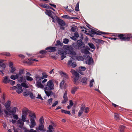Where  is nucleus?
Listing matches in <instances>:
<instances>
[{
  "instance_id": "1",
  "label": "nucleus",
  "mask_w": 132,
  "mask_h": 132,
  "mask_svg": "<svg viewBox=\"0 0 132 132\" xmlns=\"http://www.w3.org/2000/svg\"><path fill=\"white\" fill-rule=\"evenodd\" d=\"M72 46L71 45H66L65 48L67 51L68 54L73 56L76 55L77 54L76 51L74 50L73 47L77 50H81L85 47V44L81 39L78 40L77 43H73Z\"/></svg>"
},
{
  "instance_id": "2",
  "label": "nucleus",
  "mask_w": 132,
  "mask_h": 132,
  "mask_svg": "<svg viewBox=\"0 0 132 132\" xmlns=\"http://www.w3.org/2000/svg\"><path fill=\"white\" fill-rule=\"evenodd\" d=\"M87 32V31L85 30V33L87 35H88L91 37H94V35L96 34V35H101L102 34L104 35L105 34H107L108 33L104 32L101 31H95L93 29L90 31H89L90 33H86Z\"/></svg>"
},
{
  "instance_id": "3",
  "label": "nucleus",
  "mask_w": 132,
  "mask_h": 132,
  "mask_svg": "<svg viewBox=\"0 0 132 132\" xmlns=\"http://www.w3.org/2000/svg\"><path fill=\"white\" fill-rule=\"evenodd\" d=\"M130 34H119L117 39H120L122 41H129L131 37Z\"/></svg>"
},
{
  "instance_id": "4",
  "label": "nucleus",
  "mask_w": 132,
  "mask_h": 132,
  "mask_svg": "<svg viewBox=\"0 0 132 132\" xmlns=\"http://www.w3.org/2000/svg\"><path fill=\"white\" fill-rule=\"evenodd\" d=\"M54 85L52 81L50 80L47 82L44 89L45 90H53L54 89Z\"/></svg>"
},
{
  "instance_id": "5",
  "label": "nucleus",
  "mask_w": 132,
  "mask_h": 132,
  "mask_svg": "<svg viewBox=\"0 0 132 132\" xmlns=\"http://www.w3.org/2000/svg\"><path fill=\"white\" fill-rule=\"evenodd\" d=\"M16 79L19 82L21 83L22 82H26V79L24 78V76H18Z\"/></svg>"
},
{
  "instance_id": "6",
  "label": "nucleus",
  "mask_w": 132,
  "mask_h": 132,
  "mask_svg": "<svg viewBox=\"0 0 132 132\" xmlns=\"http://www.w3.org/2000/svg\"><path fill=\"white\" fill-rule=\"evenodd\" d=\"M58 53L61 55V59L62 60H63L66 57L64 51L61 50H59L57 51Z\"/></svg>"
},
{
  "instance_id": "7",
  "label": "nucleus",
  "mask_w": 132,
  "mask_h": 132,
  "mask_svg": "<svg viewBox=\"0 0 132 132\" xmlns=\"http://www.w3.org/2000/svg\"><path fill=\"white\" fill-rule=\"evenodd\" d=\"M16 86L17 88L16 90V92L18 94H20L22 93L23 91V89L22 88V87L20 84H18Z\"/></svg>"
},
{
  "instance_id": "8",
  "label": "nucleus",
  "mask_w": 132,
  "mask_h": 132,
  "mask_svg": "<svg viewBox=\"0 0 132 132\" xmlns=\"http://www.w3.org/2000/svg\"><path fill=\"white\" fill-rule=\"evenodd\" d=\"M57 22L61 27L65 26L66 25V23L64 21L60 19L57 20Z\"/></svg>"
},
{
  "instance_id": "9",
  "label": "nucleus",
  "mask_w": 132,
  "mask_h": 132,
  "mask_svg": "<svg viewBox=\"0 0 132 132\" xmlns=\"http://www.w3.org/2000/svg\"><path fill=\"white\" fill-rule=\"evenodd\" d=\"M3 82L4 84H6L10 82V79L9 78L8 76H6L3 77Z\"/></svg>"
},
{
  "instance_id": "10",
  "label": "nucleus",
  "mask_w": 132,
  "mask_h": 132,
  "mask_svg": "<svg viewBox=\"0 0 132 132\" xmlns=\"http://www.w3.org/2000/svg\"><path fill=\"white\" fill-rule=\"evenodd\" d=\"M92 39L94 41H95V42L98 44H103L104 43V41L103 40L100 39H96L94 38H92Z\"/></svg>"
},
{
  "instance_id": "11",
  "label": "nucleus",
  "mask_w": 132,
  "mask_h": 132,
  "mask_svg": "<svg viewBox=\"0 0 132 132\" xmlns=\"http://www.w3.org/2000/svg\"><path fill=\"white\" fill-rule=\"evenodd\" d=\"M87 58L88 59V60H87L86 62V64L90 65L93 63V60L92 57H89L88 56Z\"/></svg>"
},
{
  "instance_id": "12",
  "label": "nucleus",
  "mask_w": 132,
  "mask_h": 132,
  "mask_svg": "<svg viewBox=\"0 0 132 132\" xmlns=\"http://www.w3.org/2000/svg\"><path fill=\"white\" fill-rule=\"evenodd\" d=\"M45 90V92L46 94V95L48 97H49L51 95H53L54 93L52 92V91L50 90Z\"/></svg>"
},
{
  "instance_id": "13",
  "label": "nucleus",
  "mask_w": 132,
  "mask_h": 132,
  "mask_svg": "<svg viewBox=\"0 0 132 132\" xmlns=\"http://www.w3.org/2000/svg\"><path fill=\"white\" fill-rule=\"evenodd\" d=\"M24 122L22 121V120L20 119L17 121V123L20 124L19 126V127L20 128H22L24 124Z\"/></svg>"
},
{
  "instance_id": "14",
  "label": "nucleus",
  "mask_w": 132,
  "mask_h": 132,
  "mask_svg": "<svg viewBox=\"0 0 132 132\" xmlns=\"http://www.w3.org/2000/svg\"><path fill=\"white\" fill-rule=\"evenodd\" d=\"M40 82L41 81H40L36 82V86H37L38 88H43L44 87V86L41 84Z\"/></svg>"
},
{
  "instance_id": "15",
  "label": "nucleus",
  "mask_w": 132,
  "mask_h": 132,
  "mask_svg": "<svg viewBox=\"0 0 132 132\" xmlns=\"http://www.w3.org/2000/svg\"><path fill=\"white\" fill-rule=\"evenodd\" d=\"M11 101L8 100L5 104V106L6 109L7 110H9V108L11 105Z\"/></svg>"
},
{
  "instance_id": "16",
  "label": "nucleus",
  "mask_w": 132,
  "mask_h": 132,
  "mask_svg": "<svg viewBox=\"0 0 132 132\" xmlns=\"http://www.w3.org/2000/svg\"><path fill=\"white\" fill-rule=\"evenodd\" d=\"M45 50H49V51L50 52H54L56 50L55 47L51 46L47 47L45 48Z\"/></svg>"
},
{
  "instance_id": "17",
  "label": "nucleus",
  "mask_w": 132,
  "mask_h": 132,
  "mask_svg": "<svg viewBox=\"0 0 132 132\" xmlns=\"http://www.w3.org/2000/svg\"><path fill=\"white\" fill-rule=\"evenodd\" d=\"M87 78L85 77L82 79L81 81V82H82V85H85L87 83Z\"/></svg>"
},
{
  "instance_id": "18",
  "label": "nucleus",
  "mask_w": 132,
  "mask_h": 132,
  "mask_svg": "<svg viewBox=\"0 0 132 132\" xmlns=\"http://www.w3.org/2000/svg\"><path fill=\"white\" fill-rule=\"evenodd\" d=\"M44 126L43 124H39L38 127V130L40 131H45V130L44 128Z\"/></svg>"
},
{
  "instance_id": "19",
  "label": "nucleus",
  "mask_w": 132,
  "mask_h": 132,
  "mask_svg": "<svg viewBox=\"0 0 132 132\" xmlns=\"http://www.w3.org/2000/svg\"><path fill=\"white\" fill-rule=\"evenodd\" d=\"M24 73V70L22 69H20L18 73L16 74V76H23V74Z\"/></svg>"
},
{
  "instance_id": "20",
  "label": "nucleus",
  "mask_w": 132,
  "mask_h": 132,
  "mask_svg": "<svg viewBox=\"0 0 132 132\" xmlns=\"http://www.w3.org/2000/svg\"><path fill=\"white\" fill-rule=\"evenodd\" d=\"M85 107H82L81 108L78 114V115L80 117L81 116V114L83 113Z\"/></svg>"
},
{
  "instance_id": "21",
  "label": "nucleus",
  "mask_w": 132,
  "mask_h": 132,
  "mask_svg": "<svg viewBox=\"0 0 132 132\" xmlns=\"http://www.w3.org/2000/svg\"><path fill=\"white\" fill-rule=\"evenodd\" d=\"M51 17L52 19V21L54 23L57 22V20L58 19H60L56 15L54 17L53 16H51Z\"/></svg>"
},
{
  "instance_id": "22",
  "label": "nucleus",
  "mask_w": 132,
  "mask_h": 132,
  "mask_svg": "<svg viewBox=\"0 0 132 132\" xmlns=\"http://www.w3.org/2000/svg\"><path fill=\"white\" fill-rule=\"evenodd\" d=\"M35 79L37 82L38 81H41L43 78L42 77H40L38 75H36L35 76Z\"/></svg>"
},
{
  "instance_id": "23",
  "label": "nucleus",
  "mask_w": 132,
  "mask_h": 132,
  "mask_svg": "<svg viewBox=\"0 0 132 132\" xmlns=\"http://www.w3.org/2000/svg\"><path fill=\"white\" fill-rule=\"evenodd\" d=\"M28 113H29V116L30 117V118H36V116L35 115V114L30 111H29Z\"/></svg>"
},
{
  "instance_id": "24",
  "label": "nucleus",
  "mask_w": 132,
  "mask_h": 132,
  "mask_svg": "<svg viewBox=\"0 0 132 132\" xmlns=\"http://www.w3.org/2000/svg\"><path fill=\"white\" fill-rule=\"evenodd\" d=\"M60 74L62 75V77L64 78L65 79H68V76L67 73L61 72L60 73Z\"/></svg>"
},
{
  "instance_id": "25",
  "label": "nucleus",
  "mask_w": 132,
  "mask_h": 132,
  "mask_svg": "<svg viewBox=\"0 0 132 132\" xmlns=\"http://www.w3.org/2000/svg\"><path fill=\"white\" fill-rule=\"evenodd\" d=\"M17 108L16 107H14L11 110L9 111V112L12 113V114H15L16 112Z\"/></svg>"
},
{
  "instance_id": "26",
  "label": "nucleus",
  "mask_w": 132,
  "mask_h": 132,
  "mask_svg": "<svg viewBox=\"0 0 132 132\" xmlns=\"http://www.w3.org/2000/svg\"><path fill=\"white\" fill-rule=\"evenodd\" d=\"M77 27L76 26L72 25L70 29L71 31L72 32H75L77 29Z\"/></svg>"
},
{
  "instance_id": "27",
  "label": "nucleus",
  "mask_w": 132,
  "mask_h": 132,
  "mask_svg": "<svg viewBox=\"0 0 132 132\" xmlns=\"http://www.w3.org/2000/svg\"><path fill=\"white\" fill-rule=\"evenodd\" d=\"M61 112L62 113L67 114L69 115H70L71 114L70 111H67L66 110L61 109Z\"/></svg>"
},
{
  "instance_id": "28",
  "label": "nucleus",
  "mask_w": 132,
  "mask_h": 132,
  "mask_svg": "<svg viewBox=\"0 0 132 132\" xmlns=\"http://www.w3.org/2000/svg\"><path fill=\"white\" fill-rule=\"evenodd\" d=\"M125 128L126 127L123 126H120L119 128L120 132H124V130Z\"/></svg>"
},
{
  "instance_id": "29",
  "label": "nucleus",
  "mask_w": 132,
  "mask_h": 132,
  "mask_svg": "<svg viewBox=\"0 0 132 132\" xmlns=\"http://www.w3.org/2000/svg\"><path fill=\"white\" fill-rule=\"evenodd\" d=\"M73 80L74 84L76 85H77L78 83L77 82V81L78 80L79 77H76V76H73Z\"/></svg>"
},
{
  "instance_id": "30",
  "label": "nucleus",
  "mask_w": 132,
  "mask_h": 132,
  "mask_svg": "<svg viewBox=\"0 0 132 132\" xmlns=\"http://www.w3.org/2000/svg\"><path fill=\"white\" fill-rule=\"evenodd\" d=\"M22 82V83L20 85L21 87L22 86L27 88H28L29 87V86L27 85L25 82Z\"/></svg>"
},
{
  "instance_id": "31",
  "label": "nucleus",
  "mask_w": 132,
  "mask_h": 132,
  "mask_svg": "<svg viewBox=\"0 0 132 132\" xmlns=\"http://www.w3.org/2000/svg\"><path fill=\"white\" fill-rule=\"evenodd\" d=\"M25 77L26 80L28 81H32L33 80V79L32 78L30 77L29 76H26Z\"/></svg>"
},
{
  "instance_id": "32",
  "label": "nucleus",
  "mask_w": 132,
  "mask_h": 132,
  "mask_svg": "<svg viewBox=\"0 0 132 132\" xmlns=\"http://www.w3.org/2000/svg\"><path fill=\"white\" fill-rule=\"evenodd\" d=\"M40 6L43 8L47 9L49 7V5L47 4H40Z\"/></svg>"
},
{
  "instance_id": "33",
  "label": "nucleus",
  "mask_w": 132,
  "mask_h": 132,
  "mask_svg": "<svg viewBox=\"0 0 132 132\" xmlns=\"http://www.w3.org/2000/svg\"><path fill=\"white\" fill-rule=\"evenodd\" d=\"M29 110L27 108H25V110L22 112V114L26 116L27 113H28Z\"/></svg>"
},
{
  "instance_id": "34",
  "label": "nucleus",
  "mask_w": 132,
  "mask_h": 132,
  "mask_svg": "<svg viewBox=\"0 0 132 132\" xmlns=\"http://www.w3.org/2000/svg\"><path fill=\"white\" fill-rule=\"evenodd\" d=\"M77 88L76 87H74L71 90V93L72 94H75V92L77 90Z\"/></svg>"
},
{
  "instance_id": "35",
  "label": "nucleus",
  "mask_w": 132,
  "mask_h": 132,
  "mask_svg": "<svg viewBox=\"0 0 132 132\" xmlns=\"http://www.w3.org/2000/svg\"><path fill=\"white\" fill-rule=\"evenodd\" d=\"M34 118H30V121H31V124H32L34 125H36V123L35 122V121L34 119Z\"/></svg>"
},
{
  "instance_id": "36",
  "label": "nucleus",
  "mask_w": 132,
  "mask_h": 132,
  "mask_svg": "<svg viewBox=\"0 0 132 132\" xmlns=\"http://www.w3.org/2000/svg\"><path fill=\"white\" fill-rule=\"evenodd\" d=\"M81 52L82 53L85 54H88L89 52L85 49H81Z\"/></svg>"
},
{
  "instance_id": "37",
  "label": "nucleus",
  "mask_w": 132,
  "mask_h": 132,
  "mask_svg": "<svg viewBox=\"0 0 132 132\" xmlns=\"http://www.w3.org/2000/svg\"><path fill=\"white\" fill-rule=\"evenodd\" d=\"M88 45L92 49H95V47L94 45L92 43H88Z\"/></svg>"
},
{
  "instance_id": "38",
  "label": "nucleus",
  "mask_w": 132,
  "mask_h": 132,
  "mask_svg": "<svg viewBox=\"0 0 132 132\" xmlns=\"http://www.w3.org/2000/svg\"><path fill=\"white\" fill-rule=\"evenodd\" d=\"M56 45L57 46H62L63 44L62 43H61L59 40H57L56 41Z\"/></svg>"
},
{
  "instance_id": "39",
  "label": "nucleus",
  "mask_w": 132,
  "mask_h": 132,
  "mask_svg": "<svg viewBox=\"0 0 132 132\" xmlns=\"http://www.w3.org/2000/svg\"><path fill=\"white\" fill-rule=\"evenodd\" d=\"M79 2H78L76 4L75 7V10L76 11H78L79 10Z\"/></svg>"
},
{
  "instance_id": "40",
  "label": "nucleus",
  "mask_w": 132,
  "mask_h": 132,
  "mask_svg": "<svg viewBox=\"0 0 132 132\" xmlns=\"http://www.w3.org/2000/svg\"><path fill=\"white\" fill-rule=\"evenodd\" d=\"M67 91H65L64 93V94L63 98L64 100H68V98L67 97Z\"/></svg>"
},
{
  "instance_id": "41",
  "label": "nucleus",
  "mask_w": 132,
  "mask_h": 132,
  "mask_svg": "<svg viewBox=\"0 0 132 132\" xmlns=\"http://www.w3.org/2000/svg\"><path fill=\"white\" fill-rule=\"evenodd\" d=\"M114 118L117 121H118L119 119V116L118 114L115 113L114 115Z\"/></svg>"
},
{
  "instance_id": "42",
  "label": "nucleus",
  "mask_w": 132,
  "mask_h": 132,
  "mask_svg": "<svg viewBox=\"0 0 132 132\" xmlns=\"http://www.w3.org/2000/svg\"><path fill=\"white\" fill-rule=\"evenodd\" d=\"M16 70V68L14 67H12L10 69V72L12 73H13Z\"/></svg>"
},
{
  "instance_id": "43",
  "label": "nucleus",
  "mask_w": 132,
  "mask_h": 132,
  "mask_svg": "<svg viewBox=\"0 0 132 132\" xmlns=\"http://www.w3.org/2000/svg\"><path fill=\"white\" fill-rule=\"evenodd\" d=\"M46 11L47 13V14L48 16H52V11L50 10H46Z\"/></svg>"
},
{
  "instance_id": "44",
  "label": "nucleus",
  "mask_w": 132,
  "mask_h": 132,
  "mask_svg": "<svg viewBox=\"0 0 132 132\" xmlns=\"http://www.w3.org/2000/svg\"><path fill=\"white\" fill-rule=\"evenodd\" d=\"M26 116L22 114V120L23 122H25L26 121Z\"/></svg>"
},
{
  "instance_id": "45",
  "label": "nucleus",
  "mask_w": 132,
  "mask_h": 132,
  "mask_svg": "<svg viewBox=\"0 0 132 132\" xmlns=\"http://www.w3.org/2000/svg\"><path fill=\"white\" fill-rule=\"evenodd\" d=\"M29 96L30 98L32 99H35V96H34L32 93H30L29 94Z\"/></svg>"
},
{
  "instance_id": "46",
  "label": "nucleus",
  "mask_w": 132,
  "mask_h": 132,
  "mask_svg": "<svg viewBox=\"0 0 132 132\" xmlns=\"http://www.w3.org/2000/svg\"><path fill=\"white\" fill-rule=\"evenodd\" d=\"M73 74L74 75V76H76V77H79V74L77 71L75 70L74 71Z\"/></svg>"
},
{
  "instance_id": "47",
  "label": "nucleus",
  "mask_w": 132,
  "mask_h": 132,
  "mask_svg": "<svg viewBox=\"0 0 132 132\" xmlns=\"http://www.w3.org/2000/svg\"><path fill=\"white\" fill-rule=\"evenodd\" d=\"M39 122L40 123V124H43L44 121V119L42 117H41L40 119L39 120Z\"/></svg>"
},
{
  "instance_id": "48",
  "label": "nucleus",
  "mask_w": 132,
  "mask_h": 132,
  "mask_svg": "<svg viewBox=\"0 0 132 132\" xmlns=\"http://www.w3.org/2000/svg\"><path fill=\"white\" fill-rule=\"evenodd\" d=\"M0 66L2 67L3 69H5L6 68V65L4 63H0Z\"/></svg>"
},
{
  "instance_id": "49",
  "label": "nucleus",
  "mask_w": 132,
  "mask_h": 132,
  "mask_svg": "<svg viewBox=\"0 0 132 132\" xmlns=\"http://www.w3.org/2000/svg\"><path fill=\"white\" fill-rule=\"evenodd\" d=\"M47 53V51L45 50H42L40 51L39 53L42 54H46Z\"/></svg>"
},
{
  "instance_id": "50",
  "label": "nucleus",
  "mask_w": 132,
  "mask_h": 132,
  "mask_svg": "<svg viewBox=\"0 0 132 132\" xmlns=\"http://www.w3.org/2000/svg\"><path fill=\"white\" fill-rule=\"evenodd\" d=\"M76 59L77 60H80L83 59L82 57L80 56H77L75 57Z\"/></svg>"
},
{
  "instance_id": "51",
  "label": "nucleus",
  "mask_w": 132,
  "mask_h": 132,
  "mask_svg": "<svg viewBox=\"0 0 132 132\" xmlns=\"http://www.w3.org/2000/svg\"><path fill=\"white\" fill-rule=\"evenodd\" d=\"M69 42V40L67 38H65L63 39V43L65 44H67Z\"/></svg>"
},
{
  "instance_id": "52",
  "label": "nucleus",
  "mask_w": 132,
  "mask_h": 132,
  "mask_svg": "<svg viewBox=\"0 0 132 132\" xmlns=\"http://www.w3.org/2000/svg\"><path fill=\"white\" fill-rule=\"evenodd\" d=\"M17 76H16V75H12L10 77V78L11 79L13 80H15L16 79Z\"/></svg>"
},
{
  "instance_id": "53",
  "label": "nucleus",
  "mask_w": 132,
  "mask_h": 132,
  "mask_svg": "<svg viewBox=\"0 0 132 132\" xmlns=\"http://www.w3.org/2000/svg\"><path fill=\"white\" fill-rule=\"evenodd\" d=\"M2 54L4 55H5L7 56H10V53L8 52H4Z\"/></svg>"
},
{
  "instance_id": "54",
  "label": "nucleus",
  "mask_w": 132,
  "mask_h": 132,
  "mask_svg": "<svg viewBox=\"0 0 132 132\" xmlns=\"http://www.w3.org/2000/svg\"><path fill=\"white\" fill-rule=\"evenodd\" d=\"M53 100V98H51L49 99H48L47 101H48V104L50 105H51L52 104V101Z\"/></svg>"
},
{
  "instance_id": "55",
  "label": "nucleus",
  "mask_w": 132,
  "mask_h": 132,
  "mask_svg": "<svg viewBox=\"0 0 132 132\" xmlns=\"http://www.w3.org/2000/svg\"><path fill=\"white\" fill-rule=\"evenodd\" d=\"M58 102L59 101H55V102L53 104H52V107H53L55 106L57 104Z\"/></svg>"
},
{
  "instance_id": "56",
  "label": "nucleus",
  "mask_w": 132,
  "mask_h": 132,
  "mask_svg": "<svg viewBox=\"0 0 132 132\" xmlns=\"http://www.w3.org/2000/svg\"><path fill=\"white\" fill-rule=\"evenodd\" d=\"M74 36L77 38L79 36V34L76 31L74 33Z\"/></svg>"
},
{
  "instance_id": "57",
  "label": "nucleus",
  "mask_w": 132,
  "mask_h": 132,
  "mask_svg": "<svg viewBox=\"0 0 132 132\" xmlns=\"http://www.w3.org/2000/svg\"><path fill=\"white\" fill-rule=\"evenodd\" d=\"M94 82V80L93 79L91 80L90 81L89 86L90 87H91L93 86V84L92 83Z\"/></svg>"
},
{
  "instance_id": "58",
  "label": "nucleus",
  "mask_w": 132,
  "mask_h": 132,
  "mask_svg": "<svg viewBox=\"0 0 132 132\" xmlns=\"http://www.w3.org/2000/svg\"><path fill=\"white\" fill-rule=\"evenodd\" d=\"M42 75L43 76L42 77L43 78V79L44 78H47L48 76L47 75L45 74L44 73H42Z\"/></svg>"
},
{
  "instance_id": "59",
  "label": "nucleus",
  "mask_w": 132,
  "mask_h": 132,
  "mask_svg": "<svg viewBox=\"0 0 132 132\" xmlns=\"http://www.w3.org/2000/svg\"><path fill=\"white\" fill-rule=\"evenodd\" d=\"M12 115H13V118L14 119L16 120H17L18 119V115L15 114Z\"/></svg>"
},
{
  "instance_id": "60",
  "label": "nucleus",
  "mask_w": 132,
  "mask_h": 132,
  "mask_svg": "<svg viewBox=\"0 0 132 132\" xmlns=\"http://www.w3.org/2000/svg\"><path fill=\"white\" fill-rule=\"evenodd\" d=\"M64 80H62L60 84V87H62L64 85Z\"/></svg>"
},
{
  "instance_id": "61",
  "label": "nucleus",
  "mask_w": 132,
  "mask_h": 132,
  "mask_svg": "<svg viewBox=\"0 0 132 132\" xmlns=\"http://www.w3.org/2000/svg\"><path fill=\"white\" fill-rule=\"evenodd\" d=\"M29 95V93H27L26 92H24L23 93V96H27Z\"/></svg>"
},
{
  "instance_id": "62",
  "label": "nucleus",
  "mask_w": 132,
  "mask_h": 132,
  "mask_svg": "<svg viewBox=\"0 0 132 132\" xmlns=\"http://www.w3.org/2000/svg\"><path fill=\"white\" fill-rule=\"evenodd\" d=\"M36 98H38L40 99L41 100H43V99L42 97L41 96V95H40L39 94H38V96Z\"/></svg>"
},
{
  "instance_id": "63",
  "label": "nucleus",
  "mask_w": 132,
  "mask_h": 132,
  "mask_svg": "<svg viewBox=\"0 0 132 132\" xmlns=\"http://www.w3.org/2000/svg\"><path fill=\"white\" fill-rule=\"evenodd\" d=\"M62 17L65 19H68L70 18V17L69 16L67 15H64L62 16Z\"/></svg>"
},
{
  "instance_id": "64",
  "label": "nucleus",
  "mask_w": 132,
  "mask_h": 132,
  "mask_svg": "<svg viewBox=\"0 0 132 132\" xmlns=\"http://www.w3.org/2000/svg\"><path fill=\"white\" fill-rule=\"evenodd\" d=\"M71 66L73 68L77 66L76 63L75 62L72 63Z\"/></svg>"
}]
</instances>
